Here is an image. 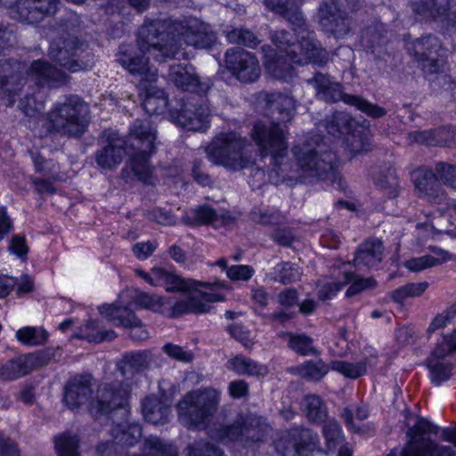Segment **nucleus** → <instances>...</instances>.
I'll return each instance as SVG.
<instances>
[{"label": "nucleus", "instance_id": "bf43d9fd", "mask_svg": "<svg viewBox=\"0 0 456 456\" xmlns=\"http://www.w3.org/2000/svg\"><path fill=\"white\" fill-rule=\"evenodd\" d=\"M227 39L232 44L241 45L248 47H256L259 41L255 34L246 28H236L227 33Z\"/></svg>", "mask_w": 456, "mask_h": 456}, {"label": "nucleus", "instance_id": "3c124183", "mask_svg": "<svg viewBox=\"0 0 456 456\" xmlns=\"http://www.w3.org/2000/svg\"><path fill=\"white\" fill-rule=\"evenodd\" d=\"M301 272L296 264L281 262L274 267L273 280L283 284H289L298 281Z\"/></svg>", "mask_w": 456, "mask_h": 456}, {"label": "nucleus", "instance_id": "6ab92c4d", "mask_svg": "<svg viewBox=\"0 0 456 456\" xmlns=\"http://www.w3.org/2000/svg\"><path fill=\"white\" fill-rule=\"evenodd\" d=\"M94 377L91 374H77L71 377L64 387L63 401L69 409H77L93 394Z\"/></svg>", "mask_w": 456, "mask_h": 456}, {"label": "nucleus", "instance_id": "69168bd1", "mask_svg": "<svg viewBox=\"0 0 456 456\" xmlns=\"http://www.w3.org/2000/svg\"><path fill=\"white\" fill-rule=\"evenodd\" d=\"M134 303L141 307L159 312L163 305V299L157 295L138 292L134 297Z\"/></svg>", "mask_w": 456, "mask_h": 456}, {"label": "nucleus", "instance_id": "dca6fc26", "mask_svg": "<svg viewBox=\"0 0 456 456\" xmlns=\"http://www.w3.org/2000/svg\"><path fill=\"white\" fill-rule=\"evenodd\" d=\"M187 291V296L172 306V317L176 318L190 313H207L210 308L208 303L224 300L223 296L212 292H203L198 289V286Z\"/></svg>", "mask_w": 456, "mask_h": 456}, {"label": "nucleus", "instance_id": "a878e982", "mask_svg": "<svg viewBox=\"0 0 456 456\" xmlns=\"http://www.w3.org/2000/svg\"><path fill=\"white\" fill-rule=\"evenodd\" d=\"M414 185L417 196L430 202L439 203L444 197L438 178L431 170L418 171Z\"/></svg>", "mask_w": 456, "mask_h": 456}, {"label": "nucleus", "instance_id": "72a5a7b5", "mask_svg": "<svg viewBox=\"0 0 456 456\" xmlns=\"http://www.w3.org/2000/svg\"><path fill=\"white\" fill-rule=\"evenodd\" d=\"M355 120L346 112L336 111L326 120V129L329 134L337 136L349 134L355 127Z\"/></svg>", "mask_w": 456, "mask_h": 456}, {"label": "nucleus", "instance_id": "bb28decb", "mask_svg": "<svg viewBox=\"0 0 456 456\" xmlns=\"http://www.w3.org/2000/svg\"><path fill=\"white\" fill-rule=\"evenodd\" d=\"M157 286L163 285L167 291H187L200 285L192 280H183L181 277L167 272L165 269L155 267L152 269Z\"/></svg>", "mask_w": 456, "mask_h": 456}, {"label": "nucleus", "instance_id": "49530a36", "mask_svg": "<svg viewBox=\"0 0 456 456\" xmlns=\"http://www.w3.org/2000/svg\"><path fill=\"white\" fill-rule=\"evenodd\" d=\"M418 68H419L426 77L437 75L444 72L445 66V58L440 54L428 56L427 58L414 59Z\"/></svg>", "mask_w": 456, "mask_h": 456}, {"label": "nucleus", "instance_id": "f257e3e1", "mask_svg": "<svg viewBox=\"0 0 456 456\" xmlns=\"http://www.w3.org/2000/svg\"><path fill=\"white\" fill-rule=\"evenodd\" d=\"M142 49L153 50L158 60L172 59L182 48V41L197 48H210L216 36L210 26L197 18L184 20H156L139 28Z\"/></svg>", "mask_w": 456, "mask_h": 456}, {"label": "nucleus", "instance_id": "37998d69", "mask_svg": "<svg viewBox=\"0 0 456 456\" xmlns=\"http://www.w3.org/2000/svg\"><path fill=\"white\" fill-rule=\"evenodd\" d=\"M330 364H326L322 360L306 361L295 368L297 373L303 379L312 381H320L329 372Z\"/></svg>", "mask_w": 456, "mask_h": 456}, {"label": "nucleus", "instance_id": "58836bf2", "mask_svg": "<svg viewBox=\"0 0 456 456\" xmlns=\"http://www.w3.org/2000/svg\"><path fill=\"white\" fill-rule=\"evenodd\" d=\"M376 185L384 191L390 199H395L398 195L399 183L396 170L393 167H386L375 177Z\"/></svg>", "mask_w": 456, "mask_h": 456}, {"label": "nucleus", "instance_id": "0eeeda50", "mask_svg": "<svg viewBox=\"0 0 456 456\" xmlns=\"http://www.w3.org/2000/svg\"><path fill=\"white\" fill-rule=\"evenodd\" d=\"M302 175H288V180L304 182L305 175L334 183L338 177L337 173V157L334 152L322 151L321 146L313 148L309 142L295 146L292 150Z\"/></svg>", "mask_w": 456, "mask_h": 456}, {"label": "nucleus", "instance_id": "a211bd4d", "mask_svg": "<svg viewBox=\"0 0 456 456\" xmlns=\"http://www.w3.org/2000/svg\"><path fill=\"white\" fill-rule=\"evenodd\" d=\"M25 83L20 63L0 60V98H9V106L14 103V96L20 94Z\"/></svg>", "mask_w": 456, "mask_h": 456}, {"label": "nucleus", "instance_id": "f704fd0d", "mask_svg": "<svg viewBox=\"0 0 456 456\" xmlns=\"http://www.w3.org/2000/svg\"><path fill=\"white\" fill-rule=\"evenodd\" d=\"M227 368L239 375L264 376L267 373L265 366L247 359L242 355H236L227 362Z\"/></svg>", "mask_w": 456, "mask_h": 456}, {"label": "nucleus", "instance_id": "338daca9", "mask_svg": "<svg viewBox=\"0 0 456 456\" xmlns=\"http://www.w3.org/2000/svg\"><path fill=\"white\" fill-rule=\"evenodd\" d=\"M436 175L447 185L456 188V166L445 162H438L435 167Z\"/></svg>", "mask_w": 456, "mask_h": 456}, {"label": "nucleus", "instance_id": "412c9836", "mask_svg": "<svg viewBox=\"0 0 456 456\" xmlns=\"http://www.w3.org/2000/svg\"><path fill=\"white\" fill-rule=\"evenodd\" d=\"M152 354L149 351H133L123 354L117 362V370L123 377V383L137 385V375L149 369Z\"/></svg>", "mask_w": 456, "mask_h": 456}, {"label": "nucleus", "instance_id": "9d476101", "mask_svg": "<svg viewBox=\"0 0 456 456\" xmlns=\"http://www.w3.org/2000/svg\"><path fill=\"white\" fill-rule=\"evenodd\" d=\"M436 430L437 428L426 419L418 417L416 423L406 432L408 440L400 456H456L452 447L439 445L426 436L436 434Z\"/></svg>", "mask_w": 456, "mask_h": 456}, {"label": "nucleus", "instance_id": "ddd939ff", "mask_svg": "<svg viewBox=\"0 0 456 456\" xmlns=\"http://www.w3.org/2000/svg\"><path fill=\"white\" fill-rule=\"evenodd\" d=\"M84 43L76 36L61 37L51 43L48 55L61 66L71 72L86 69L89 64L79 60V53L84 50Z\"/></svg>", "mask_w": 456, "mask_h": 456}, {"label": "nucleus", "instance_id": "8fccbe9b", "mask_svg": "<svg viewBox=\"0 0 456 456\" xmlns=\"http://www.w3.org/2000/svg\"><path fill=\"white\" fill-rule=\"evenodd\" d=\"M330 369L341 373L346 378L357 379L366 373V362L332 361Z\"/></svg>", "mask_w": 456, "mask_h": 456}, {"label": "nucleus", "instance_id": "473e14b6", "mask_svg": "<svg viewBox=\"0 0 456 456\" xmlns=\"http://www.w3.org/2000/svg\"><path fill=\"white\" fill-rule=\"evenodd\" d=\"M300 405L305 417L312 422H322L328 416L325 403L317 395H305Z\"/></svg>", "mask_w": 456, "mask_h": 456}, {"label": "nucleus", "instance_id": "9b49d317", "mask_svg": "<svg viewBox=\"0 0 456 456\" xmlns=\"http://www.w3.org/2000/svg\"><path fill=\"white\" fill-rule=\"evenodd\" d=\"M173 122L190 131H205L210 123V110L200 96L180 98L169 109Z\"/></svg>", "mask_w": 456, "mask_h": 456}, {"label": "nucleus", "instance_id": "6e6552de", "mask_svg": "<svg viewBox=\"0 0 456 456\" xmlns=\"http://www.w3.org/2000/svg\"><path fill=\"white\" fill-rule=\"evenodd\" d=\"M219 403L220 393L216 389L189 392L177 403L179 419L188 428H205Z\"/></svg>", "mask_w": 456, "mask_h": 456}, {"label": "nucleus", "instance_id": "c85d7f7f", "mask_svg": "<svg viewBox=\"0 0 456 456\" xmlns=\"http://www.w3.org/2000/svg\"><path fill=\"white\" fill-rule=\"evenodd\" d=\"M142 412L148 422L157 425L168 421L171 410L157 396H148L142 402Z\"/></svg>", "mask_w": 456, "mask_h": 456}, {"label": "nucleus", "instance_id": "09e8293b", "mask_svg": "<svg viewBox=\"0 0 456 456\" xmlns=\"http://www.w3.org/2000/svg\"><path fill=\"white\" fill-rule=\"evenodd\" d=\"M183 452L185 456H224L218 446L204 440L189 444Z\"/></svg>", "mask_w": 456, "mask_h": 456}, {"label": "nucleus", "instance_id": "7c9ffc66", "mask_svg": "<svg viewBox=\"0 0 456 456\" xmlns=\"http://www.w3.org/2000/svg\"><path fill=\"white\" fill-rule=\"evenodd\" d=\"M27 354H20L6 361L0 366V379L12 381L24 377L31 372Z\"/></svg>", "mask_w": 456, "mask_h": 456}, {"label": "nucleus", "instance_id": "603ef678", "mask_svg": "<svg viewBox=\"0 0 456 456\" xmlns=\"http://www.w3.org/2000/svg\"><path fill=\"white\" fill-rule=\"evenodd\" d=\"M289 433L298 447L299 453L305 450H311L318 440L317 434L308 428L297 427L292 428Z\"/></svg>", "mask_w": 456, "mask_h": 456}, {"label": "nucleus", "instance_id": "f3484780", "mask_svg": "<svg viewBox=\"0 0 456 456\" xmlns=\"http://www.w3.org/2000/svg\"><path fill=\"white\" fill-rule=\"evenodd\" d=\"M104 144L95 154L96 163L102 168L111 169L121 163L124 156L128 155L125 139L118 133L105 130L102 133Z\"/></svg>", "mask_w": 456, "mask_h": 456}, {"label": "nucleus", "instance_id": "a19ab883", "mask_svg": "<svg viewBox=\"0 0 456 456\" xmlns=\"http://www.w3.org/2000/svg\"><path fill=\"white\" fill-rule=\"evenodd\" d=\"M431 382L436 386L447 381L452 375V364L444 360L428 356L425 361Z\"/></svg>", "mask_w": 456, "mask_h": 456}, {"label": "nucleus", "instance_id": "ea45409f", "mask_svg": "<svg viewBox=\"0 0 456 456\" xmlns=\"http://www.w3.org/2000/svg\"><path fill=\"white\" fill-rule=\"evenodd\" d=\"M100 313L115 325L126 327L130 323H137L136 316L126 307L105 305L100 307Z\"/></svg>", "mask_w": 456, "mask_h": 456}, {"label": "nucleus", "instance_id": "5701e85b", "mask_svg": "<svg viewBox=\"0 0 456 456\" xmlns=\"http://www.w3.org/2000/svg\"><path fill=\"white\" fill-rule=\"evenodd\" d=\"M167 77L169 81L183 91L202 94L208 88L207 84L200 81L198 75L191 65H173L169 69Z\"/></svg>", "mask_w": 456, "mask_h": 456}, {"label": "nucleus", "instance_id": "c03bdc74", "mask_svg": "<svg viewBox=\"0 0 456 456\" xmlns=\"http://www.w3.org/2000/svg\"><path fill=\"white\" fill-rule=\"evenodd\" d=\"M362 44L370 48L381 45L386 42V29L379 21L368 25L361 34Z\"/></svg>", "mask_w": 456, "mask_h": 456}, {"label": "nucleus", "instance_id": "79ce46f5", "mask_svg": "<svg viewBox=\"0 0 456 456\" xmlns=\"http://www.w3.org/2000/svg\"><path fill=\"white\" fill-rule=\"evenodd\" d=\"M280 16L292 26L295 34L299 36L300 34L306 35L308 33L314 37V32L309 28L302 12L292 2Z\"/></svg>", "mask_w": 456, "mask_h": 456}, {"label": "nucleus", "instance_id": "864d4df0", "mask_svg": "<svg viewBox=\"0 0 456 456\" xmlns=\"http://www.w3.org/2000/svg\"><path fill=\"white\" fill-rule=\"evenodd\" d=\"M218 218L216 211L208 205L199 206L194 209V216L183 218V223L189 225L212 224Z\"/></svg>", "mask_w": 456, "mask_h": 456}, {"label": "nucleus", "instance_id": "f03ea898", "mask_svg": "<svg viewBox=\"0 0 456 456\" xmlns=\"http://www.w3.org/2000/svg\"><path fill=\"white\" fill-rule=\"evenodd\" d=\"M263 101L265 102L266 115L271 122L269 125L257 122L251 131L253 140L257 144L262 158L270 157L269 181L279 183L285 181L287 166L282 159L287 153L288 145L285 140L281 124L291 121L296 112V102L289 94L279 92L263 93Z\"/></svg>", "mask_w": 456, "mask_h": 456}, {"label": "nucleus", "instance_id": "052dcab7", "mask_svg": "<svg viewBox=\"0 0 456 456\" xmlns=\"http://www.w3.org/2000/svg\"><path fill=\"white\" fill-rule=\"evenodd\" d=\"M346 143L349 150L354 153H362L370 150V142L366 133L355 131L347 134Z\"/></svg>", "mask_w": 456, "mask_h": 456}, {"label": "nucleus", "instance_id": "4c0bfd02", "mask_svg": "<svg viewBox=\"0 0 456 456\" xmlns=\"http://www.w3.org/2000/svg\"><path fill=\"white\" fill-rule=\"evenodd\" d=\"M281 336L288 341V346L300 355L319 354V351L313 345L312 338L305 334L282 332Z\"/></svg>", "mask_w": 456, "mask_h": 456}, {"label": "nucleus", "instance_id": "4468645a", "mask_svg": "<svg viewBox=\"0 0 456 456\" xmlns=\"http://www.w3.org/2000/svg\"><path fill=\"white\" fill-rule=\"evenodd\" d=\"M227 69L240 82H255L261 74L256 57L241 48H232L225 53Z\"/></svg>", "mask_w": 456, "mask_h": 456}, {"label": "nucleus", "instance_id": "13d9d810", "mask_svg": "<svg viewBox=\"0 0 456 456\" xmlns=\"http://www.w3.org/2000/svg\"><path fill=\"white\" fill-rule=\"evenodd\" d=\"M456 351V329L452 333L444 335L430 353V357L444 360L452 352Z\"/></svg>", "mask_w": 456, "mask_h": 456}, {"label": "nucleus", "instance_id": "c756f323", "mask_svg": "<svg viewBox=\"0 0 456 456\" xmlns=\"http://www.w3.org/2000/svg\"><path fill=\"white\" fill-rule=\"evenodd\" d=\"M407 49L413 59L427 58L430 55L440 54L443 51L439 39L434 36L428 35L407 45Z\"/></svg>", "mask_w": 456, "mask_h": 456}, {"label": "nucleus", "instance_id": "39448f33", "mask_svg": "<svg viewBox=\"0 0 456 456\" xmlns=\"http://www.w3.org/2000/svg\"><path fill=\"white\" fill-rule=\"evenodd\" d=\"M248 141L235 132L217 134L205 148L209 161L228 170L247 168L253 163Z\"/></svg>", "mask_w": 456, "mask_h": 456}, {"label": "nucleus", "instance_id": "c9c22d12", "mask_svg": "<svg viewBox=\"0 0 456 456\" xmlns=\"http://www.w3.org/2000/svg\"><path fill=\"white\" fill-rule=\"evenodd\" d=\"M54 450L57 456H80L79 437L70 432H63L53 437Z\"/></svg>", "mask_w": 456, "mask_h": 456}, {"label": "nucleus", "instance_id": "aec40b11", "mask_svg": "<svg viewBox=\"0 0 456 456\" xmlns=\"http://www.w3.org/2000/svg\"><path fill=\"white\" fill-rule=\"evenodd\" d=\"M26 73L37 86L50 88L65 86L69 78L65 72L43 60L32 61Z\"/></svg>", "mask_w": 456, "mask_h": 456}, {"label": "nucleus", "instance_id": "0e129e2a", "mask_svg": "<svg viewBox=\"0 0 456 456\" xmlns=\"http://www.w3.org/2000/svg\"><path fill=\"white\" fill-rule=\"evenodd\" d=\"M342 12L338 0H322L318 11L319 22L322 25L326 20H330Z\"/></svg>", "mask_w": 456, "mask_h": 456}, {"label": "nucleus", "instance_id": "4be33fe9", "mask_svg": "<svg viewBox=\"0 0 456 456\" xmlns=\"http://www.w3.org/2000/svg\"><path fill=\"white\" fill-rule=\"evenodd\" d=\"M412 9L425 18L444 17L448 24L456 26V0H419L412 3Z\"/></svg>", "mask_w": 456, "mask_h": 456}, {"label": "nucleus", "instance_id": "b1692460", "mask_svg": "<svg viewBox=\"0 0 456 456\" xmlns=\"http://www.w3.org/2000/svg\"><path fill=\"white\" fill-rule=\"evenodd\" d=\"M138 46L140 53L135 52L133 46H122L118 53V62L127 69L131 74L136 76L139 72H142V69L147 66L149 57H145V53H149L158 61H165L166 60H158L155 57L158 52L153 50L142 49L140 44V35L138 34Z\"/></svg>", "mask_w": 456, "mask_h": 456}, {"label": "nucleus", "instance_id": "cd10ccee", "mask_svg": "<svg viewBox=\"0 0 456 456\" xmlns=\"http://www.w3.org/2000/svg\"><path fill=\"white\" fill-rule=\"evenodd\" d=\"M243 436L246 444L263 441L270 430L265 419L254 414L243 415Z\"/></svg>", "mask_w": 456, "mask_h": 456}, {"label": "nucleus", "instance_id": "393cba45", "mask_svg": "<svg viewBox=\"0 0 456 456\" xmlns=\"http://www.w3.org/2000/svg\"><path fill=\"white\" fill-rule=\"evenodd\" d=\"M383 256V242L379 239H369L359 245L353 263L355 267L370 269L381 263Z\"/></svg>", "mask_w": 456, "mask_h": 456}, {"label": "nucleus", "instance_id": "774afa93", "mask_svg": "<svg viewBox=\"0 0 456 456\" xmlns=\"http://www.w3.org/2000/svg\"><path fill=\"white\" fill-rule=\"evenodd\" d=\"M276 451L282 456H299L298 447L292 439L290 433L275 443Z\"/></svg>", "mask_w": 456, "mask_h": 456}, {"label": "nucleus", "instance_id": "5fc2aeb1", "mask_svg": "<svg viewBox=\"0 0 456 456\" xmlns=\"http://www.w3.org/2000/svg\"><path fill=\"white\" fill-rule=\"evenodd\" d=\"M167 106L168 101L162 90H157L155 93L147 92L143 101V107L149 114H161Z\"/></svg>", "mask_w": 456, "mask_h": 456}, {"label": "nucleus", "instance_id": "e2e57ef3", "mask_svg": "<svg viewBox=\"0 0 456 456\" xmlns=\"http://www.w3.org/2000/svg\"><path fill=\"white\" fill-rule=\"evenodd\" d=\"M449 324L456 325V305H452L446 311L437 314L428 328V333L431 334L436 330L444 328Z\"/></svg>", "mask_w": 456, "mask_h": 456}, {"label": "nucleus", "instance_id": "423d86ee", "mask_svg": "<svg viewBox=\"0 0 456 456\" xmlns=\"http://www.w3.org/2000/svg\"><path fill=\"white\" fill-rule=\"evenodd\" d=\"M89 121L88 104L78 95L70 94L48 112L46 129L50 133L80 136L86 132Z\"/></svg>", "mask_w": 456, "mask_h": 456}, {"label": "nucleus", "instance_id": "7ed1b4c3", "mask_svg": "<svg viewBox=\"0 0 456 456\" xmlns=\"http://www.w3.org/2000/svg\"><path fill=\"white\" fill-rule=\"evenodd\" d=\"M294 36L284 29L272 33V42L280 51V55L266 64L268 71L276 78L284 79L291 75L292 65L283 60L284 53L292 63L305 65L314 63L319 67L325 66L330 57V53L313 35L295 34Z\"/></svg>", "mask_w": 456, "mask_h": 456}, {"label": "nucleus", "instance_id": "e433bc0d", "mask_svg": "<svg viewBox=\"0 0 456 456\" xmlns=\"http://www.w3.org/2000/svg\"><path fill=\"white\" fill-rule=\"evenodd\" d=\"M116 444L132 446L142 437V428L138 424H118L111 429Z\"/></svg>", "mask_w": 456, "mask_h": 456}, {"label": "nucleus", "instance_id": "a18cd8bd", "mask_svg": "<svg viewBox=\"0 0 456 456\" xmlns=\"http://www.w3.org/2000/svg\"><path fill=\"white\" fill-rule=\"evenodd\" d=\"M48 332L42 327H24L17 330L16 338L23 345L37 346L48 339Z\"/></svg>", "mask_w": 456, "mask_h": 456}, {"label": "nucleus", "instance_id": "2eb2a0df", "mask_svg": "<svg viewBox=\"0 0 456 456\" xmlns=\"http://www.w3.org/2000/svg\"><path fill=\"white\" fill-rule=\"evenodd\" d=\"M59 0H19L10 9L11 17L19 21L34 24L45 16L54 14Z\"/></svg>", "mask_w": 456, "mask_h": 456}, {"label": "nucleus", "instance_id": "f8f14e48", "mask_svg": "<svg viewBox=\"0 0 456 456\" xmlns=\"http://www.w3.org/2000/svg\"><path fill=\"white\" fill-rule=\"evenodd\" d=\"M132 389V383H103L98 387L96 394L88 403L90 413L98 418L107 415L118 409H124Z\"/></svg>", "mask_w": 456, "mask_h": 456}, {"label": "nucleus", "instance_id": "1a4fd4ad", "mask_svg": "<svg viewBox=\"0 0 456 456\" xmlns=\"http://www.w3.org/2000/svg\"><path fill=\"white\" fill-rule=\"evenodd\" d=\"M307 83L315 89L316 96L325 102L343 101L372 118H382L387 114V110L381 106L371 103L361 96L345 94L342 86L331 81L327 75L316 73L307 80Z\"/></svg>", "mask_w": 456, "mask_h": 456}, {"label": "nucleus", "instance_id": "de8ad7c7", "mask_svg": "<svg viewBox=\"0 0 456 456\" xmlns=\"http://www.w3.org/2000/svg\"><path fill=\"white\" fill-rule=\"evenodd\" d=\"M98 329V323L95 321H90L80 331L73 335L74 338H83L89 342L100 343L104 340H112L116 338V333L112 330L109 331H97L96 333H90V330H95Z\"/></svg>", "mask_w": 456, "mask_h": 456}, {"label": "nucleus", "instance_id": "20e7f679", "mask_svg": "<svg viewBox=\"0 0 456 456\" xmlns=\"http://www.w3.org/2000/svg\"><path fill=\"white\" fill-rule=\"evenodd\" d=\"M156 139L157 130L149 118L135 119L125 139L132 171L139 181L148 184L154 183L150 159L156 152Z\"/></svg>", "mask_w": 456, "mask_h": 456}, {"label": "nucleus", "instance_id": "2f4dec72", "mask_svg": "<svg viewBox=\"0 0 456 456\" xmlns=\"http://www.w3.org/2000/svg\"><path fill=\"white\" fill-rule=\"evenodd\" d=\"M243 425V415L240 414L231 424L216 426L211 431V436L223 444L244 441Z\"/></svg>", "mask_w": 456, "mask_h": 456}, {"label": "nucleus", "instance_id": "680f3d73", "mask_svg": "<svg viewBox=\"0 0 456 456\" xmlns=\"http://www.w3.org/2000/svg\"><path fill=\"white\" fill-rule=\"evenodd\" d=\"M250 219L262 225H278L283 223L284 216L278 212H269L260 208H254L250 212Z\"/></svg>", "mask_w": 456, "mask_h": 456}, {"label": "nucleus", "instance_id": "4d7b16f0", "mask_svg": "<svg viewBox=\"0 0 456 456\" xmlns=\"http://www.w3.org/2000/svg\"><path fill=\"white\" fill-rule=\"evenodd\" d=\"M321 26L325 31L333 34L337 37L346 35L350 30V22L344 12L330 20H326L325 23Z\"/></svg>", "mask_w": 456, "mask_h": 456}, {"label": "nucleus", "instance_id": "6e6d98bb", "mask_svg": "<svg viewBox=\"0 0 456 456\" xmlns=\"http://www.w3.org/2000/svg\"><path fill=\"white\" fill-rule=\"evenodd\" d=\"M352 282L351 286L347 289L346 297H353L364 289H374L377 286V281L371 278H360L352 273H345L344 285Z\"/></svg>", "mask_w": 456, "mask_h": 456}]
</instances>
